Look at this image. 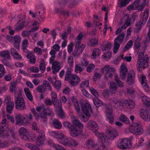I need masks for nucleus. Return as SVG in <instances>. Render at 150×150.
<instances>
[{
  "instance_id": "f257e3e1",
  "label": "nucleus",
  "mask_w": 150,
  "mask_h": 150,
  "mask_svg": "<svg viewBox=\"0 0 150 150\" xmlns=\"http://www.w3.org/2000/svg\"><path fill=\"white\" fill-rule=\"evenodd\" d=\"M71 118L73 124L75 125L73 126L70 130V135L73 137H76L81 133L83 126L74 116H72Z\"/></svg>"
},
{
  "instance_id": "f03ea898",
  "label": "nucleus",
  "mask_w": 150,
  "mask_h": 150,
  "mask_svg": "<svg viewBox=\"0 0 150 150\" xmlns=\"http://www.w3.org/2000/svg\"><path fill=\"white\" fill-rule=\"evenodd\" d=\"M6 119H4L0 123V137L10 136L12 137L13 138L14 133L11 129L8 130L7 133L5 134H3V133L7 129L8 126V125L6 123Z\"/></svg>"
},
{
  "instance_id": "7ed1b4c3",
  "label": "nucleus",
  "mask_w": 150,
  "mask_h": 150,
  "mask_svg": "<svg viewBox=\"0 0 150 150\" xmlns=\"http://www.w3.org/2000/svg\"><path fill=\"white\" fill-rule=\"evenodd\" d=\"M149 15V10L146 9L144 12L142 21H139L135 25L134 32L138 33L141 29L142 25L145 24Z\"/></svg>"
},
{
  "instance_id": "20e7f679",
  "label": "nucleus",
  "mask_w": 150,
  "mask_h": 150,
  "mask_svg": "<svg viewBox=\"0 0 150 150\" xmlns=\"http://www.w3.org/2000/svg\"><path fill=\"white\" fill-rule=\"evenodd\" d=\"M125 36V34L123 33L120 34L115 39L113 49V52L114 53H116L119 49L120 46V43H122V42Z\"/></svg>"
},
{
  "instance_id": "39448f33",
  "label": "nucleus",
  "mask_w": 150,
  "mask_h": 150,
  "mask_svg": "<svg viewBox=\"0 0 150 150\" xmlns=\"http://www.w3.org/2000/svg\"><path fill=\"white\" fill-rule=\"evenodd\" d=\"M130 131L134 134L135 135H140L144 132V130L141 125L137 123H135L131 126Z\"/></svg>"
},
{
  "instance_id": "423d86ee",
  "label": "nucleus",
  "mask_w": 150,
  "mask_h": 150,
  "mask_svg": "<svg viewBox=\"0 0 150 150\" xmlns=\"http://www.w3.org/2000/svg\"><path fill=\"white\" fill-rule=\"evenodd\" d=\"M106 137L110 140H113L118 136V132L116 129L113 128H108L106 131Z\"/></svg>"
},
{
  "instance_id": "0eeeda50",
  "label": "nucleus",
  "mask_w": 150,
  "mask_h": 150,
  "mask_svg": "<svg viewBox=\"0 0 150 150\" xmlns=\"http://www.w3.org/2000/svg\"><path fill=\"white\" fill-rule=\"evenodd\" d=\"M17 99L15 101V107L16 109L20 110H22L26 108L25 101L23 98H21L18 95L17 98Z\"/></svg>"
},
{
  "instance_id": "6e6552de",
  "label": "nucleus",
  "mask_w": 150,
  "mask_h": 150,
  "mask_svg": "<svg viewBox=\"0 0 150 150\" xmlns=\"http://www.w3.org/2000/svg\"><path fill=\"white\" fill-rule=\"evenodd\" d=\"M55 57V56L54 55L52 56L50 59V63L51 64L53 63L52 69L53 70L52 71L53 74H55L58 72L61 69L59 63L58 61H55L54 62Z\"/></svg>"
},
{
  "instance_id": "1a4fd4ad",
  "label": "nucleus",
  "mask_w": 150,
  "mask_h": 150,
  "mask_svg": "<svg viewBox=\"0 0 150 150\" xmlns=\"http://www.w3.org/2000/svg\"><path fill=\"white\" fill-rule=\"evenodd\" d=\"M81 106V109L86 116L88 117H90V112L91 111V107L90 104L88 103H82Z\"/></svg>"
},
{
  "instance_id": "9d476101",
  "label": "nucleus",
  "mask_w": 150,
  "mask_h": 150,
  "mask_svg": "<svg viewBox=\"0 0 150 150\" xmlns=\"http://www.w3.org/2000/svg\"><path fill=\"white\" fill-rule=\"evenodd\" d=\"M117 146L121 149H125L131 148L132 144L127 139H124L117 144Z\"/></svg>"
},
{
  "instance_id": "9b49d317",
  "label": "nucleus",
  "mask_w": 150,
  "mask_h": 150,
  "mask_svg": "<svg viewBox=\"0 0 150 150\" xmlns=\"http://www.w3.org/2000/svg\"><path fill=\"white\" fill-rule=\"evenodd\" d=\"M19 133L21 137L25 140H29L31 139V137L27 132V129L24 127H22L20 128Z\"/></svg>"
},
{
  "instance_id": "f8f14e48",
  "label": "nucleus",
  "mask_w": 150,
  "mask_h": 150,
  "mask_svg": "<svg viewBox=\"0 0 150 150\" xmlns=\"http://www.w3.org/2000/svg\"><path fill=\"white\" fill-rule=\"evenodd\" d=\"M118 102L119 103L122 104L124 106L127 107V108L131 110L134 108L135 106L134 102L131 100H118Z\"/></svg>"
},
{
  "instance_id": "ddd939ff",
  "label": "nucleus",
  "mask_w": 150,
  "mask_h": 150,
  "mask_svg": "<svg viewBox=\"0 0 150 150\" xmlns=\"http://www.w3.org/2000/svg\"><path fill=\"white\" fill-rule=\"evenodd\" d=\"M15 117L16 125H21L23 124H26L28 122V120L19 114H16L15 116Z\"/></svg>"
},
{
  "instance_id": "4468645a",
  "label": "nucleus",
  "mask_w": 150,
  "mask_h": 150,
  "mask_svg": "<svg viewBox=\"0 0 150 150\" xmlns=\"http://www.w3.org/2000/svg\"><path fill=\"white\" fill-rule=\"evenodd\" d=\"M38 133H39V134L38 137L36 142V144L39 146L43 143V141L45 139V134L42 130H40Z\"/></svg>"
},
{
  "instance_id": "2eb2a0df",
  "label": "nucleus",
  "mask_w": 150,
  "mask_h": 150,
  "mask_svg": "<svg viewBox=\"0 0 150 150\" xmlns=\"http://www.w3.org/2000/svg\"><path fill=\"white\" fill-rule=\"evenodd\" d=\"M128 73V70L125 64L122 63L120 67V76L122 79H125Z\"/></svg>"
},
{
  "instance_id": "dca6fc26",
  "label": "nucleus",
  "mask_w": 150,
  "mask_h": 150,
  "mask_svg": "<svg viewBox=\"0 0 150 150\" xmlns=\"http://www.w3.org/2000/svg\"><path fill=\"white\" fill-rule=\"evenodd\" d=\"M140 4V1L139 0L135 1L133 4L127 7V9L129 11L131 10H135L136 8H137L138 10L142 11L143 10H139V9L140 8V7L142 6V4L140 6H139Z\"/></svg>"
},
{
  "instance_id": "f3484780",
  "label": "nucleus",
  "mask_w": 150,
  "mask_h": 150,
  "mask_svg": "<svg viewBox=\"0 0 150 150\" xmlns=\"http://www.w3.org/2000/svg\"><path fill=\"white\" fill-rule=\"evenodd\" d=\"M87 127L89 129L91 130L93 132L96 131L99 128L97 123L94 121H92L88 122Z\"/></svg>"
},
{
  "instance_id": "a211bd4d",
  "label": "nucleus",
  "mask_w": 150,
  "mask_h": 150,
  "mask_svg": "<svg viewBox=\"0 0 150 150\" xmlns=\"http://www.w3.org/2000/svg\"><path fill=\"white\" fill-rule=\"evenodd\" d=\"M131 73L128 74L127 80V83L128 84L131 85L134 83V73L133 71H130Z\"/></svg>"
},
{
  "instance_id": "6ab92c4d",
  "label": "nucleus",
  "mask_w": 150,
  "mask_h": 150,
  "mask_svg": "<svg viewBox=\"0 0 150 150\" xmlns=\"http://www.w3.org/2000/svg\"><path fill=\"white\" fill-rule=\"evenodd\" d=\"M115 69L113 67H111L108 70L105 76V78L108 79L109 78H111L112 76V75L114 74Z\"/></svg>"
},
{
  "instance_id": "aec40b11",
  "label": "nucleus",
  "mask_w": 150,
  "mask_h": 150,
  "mask_svg": "<svg viewBox=\"0 0 150 150\" xmlns=\"http://www.w3.org/2000/svg\"><path fill=\"white\" fill-rule=\"evenodd\" d=\"M14 45L16 49H19V44L21 41V38L19 36H15L14 39Z\"/></svg>"
},
{
  "instance_id": "412c9836",
  "label": "nucleus",
  "mask_w": 150,
  "mask_h": 150,
  "mask_svg": "<svg viewBox=\"0 0 150 150\" xmlns=\"http://www.w3.org/2000/svg\"><path fill=\"white\" fill-rule=\"evenodd\" d=\"M42 110L44 114L45 115L50 116L52 115V109L49 107L46 106H42Z\"/></svg>"
},
{
  "instance_id": "4be33fe9",
  "label": "nucleus",
  "mask_w": 150,
  "mask_h": 150,
  "mask_svg": "<svg viewBox=\"0 0 150 150\" xmlns=\"http://www.w3.org/2000/svg\"><path fill=\"white\" fill-rule=\"evenodd\" d=\"M109 88L110 92L112 94H115V91L117 89V84L114 82H111L110 83Z\"/></svg>"
},
{
  "instance_id": "5701e85b",
  "label": "nucleus",
  "mask_w": 150,
  "mask_h": 150,
  "mask_svg": "<svg viewBox=\"0 0 150 150\" xmlns=\"http://www.w3.org/2000/svg\"><path fill=\"white\" fill-rule=\"evenodd\" d=\"M0 55L3 58L4 60L11 59L9 51H3L0 53Z\"/></svg>"
},
{
  "instance_id": "b1692460",
  "label": "nucleus",
  "mask_w": 150,
  "mask_h": 150,
  "mask_svg": "<svg viewBox=\"0 0 150 150\" xmlns=\"http://www.w3.org/2000/svg\"><path fill=\"white\" fill-rule=\"evenodd\" d=\"M25 23V21L21 22V21L19 20L16 24V28L15 29V30L18 31L22 29L25 26L24 24Z\"/></svg>"
},
{
  "instance_id": "393cba45",
  "label": "nucleus",
  "mask_w": 150,
  "mask_h": 150,
  "mask_svg": "<svg viewBox=\"0 0 150 150\" xmlns=\"http://www.w3.org/2000/svg\"><path fill=\"white\" fill-rule=\"evenodd\" d=\"M14 106V103L13 102H10L9 104L6 105V110L7 112L9 114H11L13 112V110Z\"/></svg>"
},
{
  "instance_id": "a878e982",
  "label": "nucleus",
  "mask_w": 150,
  "mask_h": 150,
  "mask_svg": "<svg viewBox=\"0 0 150 150\" xmlns=\"http://www.w3.org/2000/svg\"><path fill=\"white\" fill-rule=\"evenodd\" d=\"M52 135L54 136V137L58 139V141L62 139L64 137V135L63 133H61L60 132L56 133L55 131H52L51 132Z\"/></svg>"
},
{
  "instance_id": "bb28decb",
  "label": "nucleus",
  "mask_w": 150,
  "mask_h": 150,
  "mask_svg": "<svg viewBox=\"0 0 150 150\" xmlns=\"http://www.w3.org/2000/svg\"><path fill=\"white\" fill-rule=\"evenodd\" d=\"M59 142L65 146H69L71 144L70 141L67 138L64 137L62 139L59 140Z\"/></svg>"
},
{
  "instance_id": "cd10ccee",
  "label": "nucleus",
  "mask_w": 150,
  "mask_h": 150,
  "mask_svg": "<svg viewBox=\"0 0 150 150\" xmlns=\"http://www.w3.org/2000/svg\"><path fill=\"white\" fill-rule=\"evenodd\" d=\"M80 81V79L75 75L74 76L72 80L70 81V83L72 86H75L77 84L78 82Z\"/></svg>"
},
{
  "instance_id": "c85d7f7f",
  "label": "nucleus",
  "mask_w": 150,
  "mask_h": 150,
  "mask_svg": "<svg viewBox=\"0 0 150 150\" xmlns=\"http://www.w3.org/2000/svg\"><path fill=\"white\" fill-rule=\"evenodd\" d=\"M86 145L89 148H91L95 147L96 146V144H94V141L92 139H88L86 143Z\"/></svg>"
},
{
  "instance_id": "c756f323",
  "label": "nucleus",
  "mask_w": 150,
  "mask_h": 150,
  "mask_svg": "<svg viewBox=\"0 0 150 150\" xmlns=\"http://www.w3.org/2000/svg\"><path fill=\"white\" fill-rule=\"evenodd\" d=\"M101 53V51L98 48L94 49L93 51L92 54V56L93 57H92V59H95L96 57L98 56H99Z\"/></svg>"
},
{
  "instance_id": "7c9ffc66",
  "label": "nucleus",
  "mask_w": 150,
  "mask_h": 150,
  "mask_svg": "<svg viewBox=\"0 0 150 150\" xmlns=\"http://www.w3.org/2000/svg\"><path fill=\"white\" fill-rule=\"evenodd\" d=\"M52 123L54 127L56 128L60 129L62 127L61 123L57 120H54Z\"/></svg>"
},
{
  "instance_id": "2f4dec72",
  "label": "nucleus",
  "mask_w": 150,
  "mask_h": 150,
  "mask_svg": "<svg viewBox=\"0 0 150 150\" xmlns=\"http://www.w3.org/2000/svg\"><path fill=\"white\" fill-rule=\"evenodd\" d=\"M120 120L122 122H123L126 124L129 123V119L124 115L122 114L120 115Z\"/></svg>"
},
{
  "instance_id": "473e14b6",
  "label": "nucleus",
  "mask_w": 150,
  "mask_h": 150,
  "mask_svg": "<svg viewBox=\"0 0 150 150\" xmlns=\"http://www.w3.org/2000/svg\"><path fill=\"white\" fill-rule=\"evenodd\" d=\"M140 116L144 120L148 121L150 120V116L147 113L144 114V112H141Z\"/></svg>"
},
{
  "instance_id": "72a5a7b5",
  "label": "nucleus",
  "mask_w": 150,
  "mask_h": 150,
  "mask_svg": "<svg viewBox=\"0 0 150 150\" xmlns=\"http://www.w3.org/2000/svg\"><path fill=\"white\" fill-rule=\"evenodd\" d=\"M93 102L94 104L97 107H98L103 104V102L97 98L94 99Z\"/></svg>"
},
{
  "instance_id": "f704fd0d",
  "label": "nucleus",
  "mask_w": 150,
  "mask_h": 150,
  "mask_svg": "<svg viewBox=\"0 0 150 150\" xmlns=\"http://www.w3.org/2000/svg\"><path fill=\"white\" fill-rule=\"evenodd\" d=\"M37 91L40 93L43 92L46 90V86L43 84L37 87Z\"/></svg>"
},
{
  "instance_id": "c9c22d12",
  "label": "nucleus",
  "mask_w": 150,
  "mask_h": 150,
  "mask_svg": "<svg viewBox=\"0 0 150 150\" xmlns=\"http://www.w3.org/2000/svg\"><path fill=\"white\" fill-rule=\"evenodd\" d=\"M51 100L53 103H55V102L57 101V96L55 92H52L51 93Z\"/></svg>"
},
{
  "instance_id": "e433bc0d",
  "label": "nucleus",
  "mask_w": 150,
  "mask_h": 150,
  "mask_svg": "<svg viewBox=\"0 0 150 150\" xmlns=\"http://www.w3.org/2000/svg\"><path fill=\"white\" fill-rule=\"evenodd\" d=\"M98 40L95 38H92L90 40V46L95 47L98 44Z\"/></svg>"
},
{
  "instance_id": "4c0bfd02",
  "label": "nucleus",
  "mask_w": 150,
  "mask_h": 150,
  "mask_svg": "<svg viewBox=\"0 0 150 150\" xmlns=\"http://www.w3.org/2000/svg\"><path fill=\"white\" fill-rule=\"evenodd\" d=\"M57 114L61 118H63L65 117L64 113L62 108H60L58 110Z\"/></svg>"
},
{
  "instance_id": "58836bf2",
  "label": "nucleus",
  "mask_w": 150,
  "mask_h": 150,
  "mask_svg": "<svg viewBox=\"0 0 150 150\" xmlns=\"http://www.w3.org/2000/svg\"><path fill=\"white\" fill-rule=\"evenodd\" d=\"M74 125L73 124V125L71 124L68 121H65L63 123V125L70 130L72 128L73 126Z\"/></svg>"
},
{
  "instance_id": "ea45409f",
  "label": "nucleus",
  "mask_w": 150,
  "mask_h": 150,
  "mask_svg": "<svg viewBox=\"0 0 150 150\" xmlns=\"http://www.w3.org/2000/svg\"><path fill=\"white\" fill-rule=\"evenodd\" d=\"M133 44V42L132 40H130L129 41L127 44L126 46L124 47L123 50L125 51L131 47Z\"/></svg>"
},
{
  "instance_id": "a19ab883",
  "label": "nucleus",
  "mask_w": 150,
  "mask_h": 150,
  "mask_svg": "<svg viewBox=\"0 0 150 150\" xmlns=\"http://www.w3.org/2000/svg\"><path fill=\"white\" fill-rule=\"evenodd\" d=\"M61 81L60 80L56 81L54 84V86L57 89L59 90L61 87Z\"/></svg>"
},
{
  "instance_id": "79ce46f5",
  "label": "nucleus",
  "mask_w": 150,
  "mask_h": 150,
  "mask_svg": "<svg viewBox=\"0 0 150 150\" xmlns=\"http://www.w3.org/2000/svg\"><path fill=\"white\" fill-rule=\"evenodd\" d=\"M107 117L109 121V122L110 123H112L113 122L114 117L112 114H111V111L109 112V114H107Z\"/></svg>"
},
{
  "instance_id": "37998d69",
  "label": "nucleus",
  "mask_w": 150,
  "mask_h": 150,
  "mask_svg": "<svg viewBox=\"0 0 150 150\" xmlns=\"http://www.w3.org/2000/svg\"><path fill=\"white\" fill-rule=\"evenodd\" d=\"M146 77L142 76V78L141 84L144 87L147 88L149 87L146 84V82L145 80Z\"/></svg>"
},
{
  "instance_id": "c03bdc74",
  "label": "nucleus",
  "mask_w": 150,
  "mask_h": 150,
  "mask_svg": "<svg viewBox=\"0 0 150 150\" xmlns=\"http://www.w3.org/2000/svg\"><path fill=\"white\" fill-rule=\"evenodd\" d=\"M111 92L108 89H106L103 91V95L104 97L106 98H108Z\"/></svg>"
},
{
  "instance_id": "a18cd8bd",
  "label": "nucleus",
  "mask_w": 150,
  "mask_h": 150,
  "mask_svg": "<svg viewBox=\"0 0 150 150\" xmlns=\"http://www.w3.org/2000/svg\"><path fill=\"white\" fill-rule=\"evenodd\" d=\"M91 92L97 98L99 96V94L97 91L93 87H90L89 88Z\"/></svg>"
},
{
  "instance_id": "49530a36",
  "label": "nucleus",
  "mask_w": 150,
  "mask_h": 150,
  "mask_svg": "<svg viewBox=\"0 0 150 150\" xmlns=\"http://www.w3.org/2000/svg\"><path fill=\"white\" fill-rule=\"evenodd\" d=\"M83 50L81 49L79 47L75 50L74 52V55L76 56L79 55L80 54L82 53Z\"/></svg>"
},
{
  "instance_id": "de8ad7c7",
  "label": "nucleus",
  "mask_w": 150,
  "mask_h": 150,
  "mask_svg": "<svg viewBox=\"0 0 150 150\" xmlns=\"http://www.w3.org/2000/svg\"><path fill=\"white\" fill-rule=\"evenodd\" d=\"M93 132L95 133L96 136L98 137L103 141V140H105V138L104 137L103 134H101L100 132H98L97 130H96V132Z\"/></svg>"
},
{
  "instance_id": "09e8293b",
  "label": "nucleus",
  "mask_w": 150,
  "mask_h": 150,
  "mask_svg": "<svg viewBox=\"0 0 150 150\" xmlns=\"http://www.w3.org/2000/svg\"><path fill=\"white\" fill-rule=\"evenodd\" d=\"M146 105L147 110L143 109L142 111L141 112H144V113H145L146 114L148 112V111L149 112H150V102H148L147 103H146Z\"/></svg>"
},
{
  "instance_id": "8fccbe9b",
  "label": "nucleus",
  "mask_w": 150,
  "mask_h": 150,
  "mask_svg": "<svg viewBox=\"0 0 150 150\" xmlns=\"http://www.w3.org/2000/svg\"><path fill=\"white\" fill-rule=\"evenodd\" d=\"M16 83L15 82H13L11 83L10 91L11 92L13 91H16Z\"/></svg>"
},
{
  "instance_id": "3c124183",
  "label": "nucleus",
  "mask_w": 150,
  "mask_h": 150,
  "mask_svg": "<svg viewBox=\"0 0 150 150\" xmlns=\"http://www.w3.org/2000/svg\"><path fill=\"white\" fill-rule=\"evenodd\" d=\"M129 0H123L120 2L119 6L120 7L126 6L129 2Z\"/></svg>"
},
{
  "instance_id": "603ef678",
  "label": "nucleus",
  "mask_w": 150,
  "mask_h": 150,
  "mask_svg": "<svg viewBox=\"0 0 150 150\" xmlns=\"http://www.w3.org/2000/svg\"><path fill=\"white\" fill-rule=\"evenodd\" d=\"M45 62H43V63H40V69L42 71V72L43 73L45 70Z\"/></svg>"
},
{
  "instance_id": "864d4df0",
  "label": "nucleus",
  "mask_w": 150,
  "mask_h": 150,
  "mask_svg": "<svg viewBox=\"0 0 150 150\" xmlns=\"http://www.w3.org/2000/svg\"><path fill=\"white\" fill-rule=\"evenodd\" d=\"M111 53L109 52H107L105 53L103 55V57L106 59H109L111 57Z\"/></svg>"
},
{
  "instance_id": "5fc2aeb1",
  "label": "nucleus",
  "mask_w": 150,
  "mask_h": 150,
  "mask_svg": "<svg viewBox=\"0 0 150 150\" xmlns=\"http://www.w3.org/2000/svg\"><path fill=\"white\" fill-rule=\"evenodd\" d=\"M89 81L88 80H86L85 81H83L80 85L81 87L83 88L84 86L86 85L87 87H89Z\"/></svg>"
},
{
  "instance_id": "6e6d98bb",
  "label": "nucleus",
  "mask_w": 150,
  "mask_h": 150,
  "mask_svg": "<svg viewBox=\"0 0 150 150\" xmlns=\"http://www.w3.org/2000/svg\"><path fill=\"white\" fill-rule=\"evenodd\" d=\"M101 76V74L99 73H96L93 77V80L96 81L97 80V78H99Z\"/></svg>"
},
{
  "instance_id": "4d7b16f0",
  "label": "nucleus",
  "mask_w": 150,
  "mask_h": 150,
  "mask_svg": "<svg viewBox=\"0 0 150 150\" xmlns=\"http://www.w3.org/2000/svg\"><path fill=\"white\" fill-rule=\"evenodd\" d=\"M95 67V66L93 64H90L87 67L86 71L88 72H91L92 69H94Z\"/></svg>"
},
{
  "instance_id": "13d9d810",
  "label": "nucleus",
  "mask_w": 150,
  "mask_h": 150,
  "mask_svg": "<svg viewBox=\"0 0 150 150\" xmlns=\"http://www.w3.org/2000/svg\"><path fill=\"white\" fill-rule=\"evenodd\" d=\"M32 128L33 129L36 130V132L38 133L39 132V129L37 128V123L35 122H33L32 124Z\"/></svg>"
},
{
  "instance_id": "bf43d9fd",
  "label": "nucleus",
  "mask_w": 150,
  "mask_h": 150,
  "mask_svg": "<svg viewBox=\"0 0 150 150\" xmlns=\"http://www.w3.org/2000/svg\"><path fill=\"white\" fill-rule=\"evenodd\" d=\"M29 69L30 71L35 73H37L39 71L38 68L36 67H31Z\"/></svg>"
},
{
  "instance_id": "052dcab7",
  "label": "nucleus",
  "mask_w": 150,
  "mask_h": 150,
  "mask_svg": "<svg viewBox=\"0 0 150 150\" xmlns=\"http://www.w3.org/2000/svg\"><path fill=\"white\" fill-rule=\"evenodd\" d=\"M112 45L111 43H108L105 46L104 49H103V50L107 51L110 50L111 48Z\"/></svg>"
},
{
  "instance_id": "680f3d73",
  "label": "nucleus",
  "mask_w": 150,
  "mask_h": 150,
  "mask_svg": "<svg viewBox=\"0 0 150 150\" xmlns=\"http://www.w3.org/2000/svg\"><path fill=\"white\" fill-rule=\"evenodd\" d=\"M75 70L76 73L78 72L80 73L83 70V69H82L81 67L78 64L76 65Z\"/></svg>"
},
{
  "instance_id": "e2e57ef3",
  "label": "nucleus",
  "mask_w": 150,
  "mask_h": 150,
  "mask_svg": "<svg viewBox=\"0 0 150 150\" xmlns=\"http://www.w3.org/2000/svg\"><path fill=\"white\" fill-rule=\"evenodd\" d=\"M28 43V41L26 39H24L22 43L23 49L25 50L26 49V46Z\"/></svg>"
},
{
  "instance_id": "0e129e2a",
  "label": "nucleus",
  "mask_w": 150,
  "mask_h": 150,
  "mask_svg": "<svg viewBox=\"0 0 150 150\" xmlns=\"http://www.w3.org/2000/svg\"><path fill=\"white\" fill-rule=\"evenodd\" d=\"M54 107L56 108H61L62 103L61 102H55V103H53Z\"/></svg>"
},
{
  "instance_id": "69168bd1",
  "label": "nucleus",
  "mask_w": 150,
  "mask_h": 150,
  "mask_svg": "<svg viewBox=\"0 0 150 150\" xmlns=\"http://www.w3.org/2000/svg\"><path fill=\"white\" fill-rule=\"evenodd\" d=\"M79 117L82 121L85 122L87 121L88 120L89 117H86L84 115H81L79 116Z\"/></svg>"
},
{
  "instance_id": "338daca9",
  "label": "nucleus",
  "mask_w": 150,
  "mask_h": 150,
  "mask_svg": "<svg viewBox=\"0 0 150 150\" xmlns=\"http://www.w3.org/2000/svg\"><path fill=\"white\" fill-rule=\"evenodd\" d=\"M74 45L72 43H71L68 46V51L69 52H71L73 50V47Z\"/></svg>"
},
{
  "instance_id": "774afa93",
  "label": "nucleus",
  "mask_w": 150,
  "mask_h": 150,
  "mask_svg": "<svg viewBox=\"0 0 150 150\" xmlns=\"http://www.w3.org/2000/svg\"><path fill=\"white\" fill-rule=\"evenodd\" d=\"M110 66L108 65H107L104 67L102 69L101 71V72L103 74L104 71H105L106 73L107 72Z\"/></svg>"
}]
</instances>
